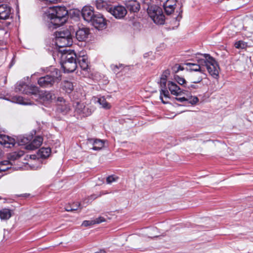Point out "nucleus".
<instances>
[{
    "instance_id": "nucleus-2",
    "label": "nucleus",
    "mask_w": 253,
    "mask_h": 253,
    "mask_svg": "<svg viewBox=\"0 0 253 253\" xmlns=\"http://www.w3.org/2000/svg\"><path fill=\"white\" fill-rule=\"evenodd\" d=\"M61 64L64 73L73 72L77 68V56L74 51L63 50Z\"/></svg>"
},
{
    "instance_id": "nucleus-16",
    "label": "nucleus",
    "mask_w": 253,
    "mask_h": 253,
    "mask_svg": "<svg viewBox=\"0 0 253 253\" xmlns=\"http://www.w3.org/2000/svg\"><path fill=\"white\" fill-rule=\"evenodd\" d=\"M167 85L170 93L175 96L180 95L184 93V91H185L178 86L176 83L171 81H169Z\"/></svg>"
},
{
    "instance_id": "nucleus-41",
    "label": "nucleus",
    "mask_w": 253,
    "mask_h": 253,
    "mask_svg": "<svg viewBox=\"0 0 253 253\" xmlns=\"http://www.w3.org/2000/svg\"><path fill=\"white\" fill-rule=\"evenodd\" d=\"M244 45V44L243 43V42L241 41H238V42H236L235 43V47L238 49L243 48Z\"/></svg>"
},
{
    "instance_id": "nucleus-28",
    "label": "nucleus",
    "mask_w": 253,
    "mask_h": 253,
    "mask_svg": "<svg viewBox=\"0 0 253 253\" xmlns=\"http://www.w3.org/2000/svg\"><path fill=\"white\" fill-rule=\"evenodd\" d=\"M174 79L179 85L182 86V87H184L185 89L187 88L188 84L184 78L180 77L178 75H175Z\"/></svg>"
},
{
    "instance_id": "nucleus-34",
    "label": "nucleus",
    "mask_w": 253,
    "mask_h": 253,
    "mask_svg": "<svg viewBox=\"0 0 253 253\" xmlns=\"http://www.w3.org/2000/svg\"><path fill=\"white\" fill-rule=\"evenodd\" d=\"M186 101L192 105H195L199 101V98L197 96H191L190 97L187 98Z\"/></svg>"
},
{
    "instance_id": "nucleus-44",
    "label": "nucleus",
    "mask_w": 253,
    "mask_h": 253,
    "mask_svg": "<svg viewBox=\"0 0 253 253\" xmlns=\"http://www.w3.org/2000/svg\"><path fill=\"white\" fill-rule=\"evenodd\" d=\"M0 165H1V166H6V167L9 166L11 167V164H10L9 160H5V161H1L0 163Z\"/></svg>"
},
{
    "instance_id": "nucleus-51",
    "label": "nucleus",
    "mask_w": 253,
    "mask_h": 253,
    "mask_svg": "<svg viewBox=\"0 0 253 253\" xmlns=\"http://www.w3.org/2000/svg\"><path fill=\"white\" fill-rule=\"evenodd\" d=\"M20 196H21V197H23L24 198H28L30 196V194H24L21 195Z\"/></svg>"
},
{
    "instance_id": "nucleus-53",
    "label": "nucleus",
    "mask_w": 253,
    "mask_h": 253,
    "mask_svg": "<svg viewBox=\"0 0 253 253\" xmlns=\"http://www.w3.org/2000/svg\"><path fill=\"white\" fill-rule=\"evenodd\" d=\"M90 197H91V199H95V198H96V197L94 196V195H91V196H90Z\"/></svg>"
},
{
    "instance_id": "nucleus-25",
    "label": "nucleus",
    "mask_w": 253,
    "mask_h": 253,
    "mask_svg": "<svg viewBox=\"0 0 253 253\" xmlns=\"http://www.w3.org/2000/svg\"><path fill=\"white\" fill-rule=\"evenodd\" d=\"M24 154V153L22 151H20L18 152H13L9 154L8 159L9 161H14L20 158L21 157L23 156Z\"/></svg>"
},
{
    "instance_id": "nucleus-17",
    "label": "nucleus",
    "mask_w": 253,
    "mask_h": 253,
    "mask_svg": "<svg viewBox=\"0 0 253 253\" xmlns=\"http://www.w3.org/2000/svg\"><path fill=\"white\" fill-rule=\"evenodd\" d=\"M125 5L130 13L138 12L140 8V3L136 0H128L126 1Z\"/></svg>"
},
{
    "instance_id": "nucleus-10",
    "label": "nucleus",
    "mask_w": 253,
    "mask_h": 253,
    "mask_svg": "<svg viewBox=\"0 0 253 253\" xmlns=\"http://www.w3.org/2000/svg\"><path fill=\"white\" fill-rule=\"evenodd\" d=\"M74 105L75 108V112L84 117L90 116L92 114V109L88 106H86L84 103L76 101L74 103Z\"/></svg>"
},
{
    "instance_id": "nucleus-18",
    "label": "nucleus",
    "mask_w": 253,
    "mask_h": 253,
    "mask_svg": "<svg viewBox=\"0 0 253 253\" xmlns=\"http://www.w3.org/2000/svg\"><path fill=\"white\" fill-rule=\"evenodd\" d=\"M43 141V138L42 136H37L35 138L25 146V149L29 150H34L39 148Z\"/></svg>"
},
{
    "instance_id": "nucleus-54",
    "label": "nucleus",
    "mask_w": 253,
    "mask_h": 253,
    "mask_svg": "<svg viewBox=\"0 0 253 253\" xmlns=\"http://www.w3.org/2000/svg\"><path fill=\"white\" fill-rule=\"evenodd\" d=\"M2 155V150L0 149V158L1 157V156Z\"/></svg>"
},
{
    "instance_id": "nucleus-4",
    "label": "nucleus",
    "mask_w": 253,
    "mask_h": 253,
    "mask_svg": "<svg viewBox=\"0 0 253 253\" xmlns=\"http://www.w3.org/2000/svg\"><path fill=\"white\" fill-rule=\"evenodd\" d=\"M147 12L153 22L157 25H163L165 22V16L162 9L159 6H150Z\"/></svg>"
},
{
    "instance_id": "nucleus-24",
    "label": "nucleus",
    "mask_w": 253,
    "mask_h": 253,
    "mask_svg": "<svg viewBox=\"0 0 253 253\" xmlns=\"http://www.w3.org/2000/svg\"><path fill=\"white\" fill-rule=\"evenodd\" d=\"M62 89L68 94L71 93L74 89L73 83L70 81H64L62 84Z\"/></svg>"
},
{
    "instance_id": "nucleus-52",
    "label": "nucleus",
    "mask_w": 253,
    "mask_h": 253,
    "mask_svg": "<svg viewBox=\"0 0 253 253\" xmlns=\"http://www.w3.org/2000/svg\"><path fill=\"white\" fill-rule=\"evenodd\" d=\"M77 208V207H76V203H74L73 205V207H72V208Z\"/></svg>"
},
{
    "instance_id": "nucleus-45",
    "label": "nucleus",
    "mask_w": 253,
    "mask_h": 253,
    "mask_svg": "<svg viewBox=\"0 0 253 253\" xmlns=\"http://www.w3.org/2000/svg\"><path fill=\"white\" fill-rule=\"evenodd\" d=\"M198 86L197 85L195 84H190L187 85V88L186 89H188L189 90H191L192 88L193 89H196L198 88Z\"/></svg>"
},
{
    "instance_id": "nucleus-13",
    "label": "nucleus",
    "mask_w": 253,
    "mask_h": 253,
    "mask_svg": "<svg viewBox=\"0 0 253 253\" xmlns=\"http://www.w3.org/2000/svg\"><path fill=\"white\" fill-rule=\"evenodd\" d=\"M12 8L6 4H0V19L6 20L12 15Z\"/></svg>"
},
{
    "instance_id": "nucleus-8",
    "label": "nucleus",
    "mask_w": 253,
    "mask_h": 253,
    "mask_svg": "<svg viewBox=\"0 0 253 253\" xmlns=\"http://www.w3.org/2000/svg\"><path fill=\"white\" fill-rule=\"evenodd\" d=\"M16 91L26 94L37 95L40 93L39 87L35 85H29L25 83L19 84L16 87Z\"/></svg>"
},
{
    "instance_id": "nucleus-39",
    "label": "nucleus",
    "mask_w": 253,
    "mask_h": 253,
    "mask_svg": "<svg viewBox=\"0 0 253 253\" xmlns=\"http://www.w3.org/2000/svg\"><path fill=\"white\" fill-rule=\"evenodd\" d=\"M170 72L169 69L165 70L163 72L161 78H163V79H166L167 80L168 77L170 75Z\"/></svg>"
},
{
    "instance_id": "nucleus-33",
    "label": "nucleus",
    "mask_w": 253,
    "mask_h": 253,
    "mask_svg": "<svg viewBox=\"0 0 253 253\" xmlns=\"http://www.w3.org/2000/svg\"><path fill=\"white\" fill-rule=\"evenodd\" d=\"M98 102L101 104L104 108L108 109L110 108V104L106 101V99L102 97L101 98H99L98 99Z\"/></svg>"
},
{
    "instance_id": "nucleus-49",
    "label": "nucleus",
    "mask_w": 253,
    "mask_h": 253,
    "mask_svg": "<svg viewBox=\"0 0 253 253\" xmlns=\"http://www.w3.org/2000/svg\"><path fill=\"white\" fill-rule=\"evenodd\" d=\"M119 67L118 65H115L113 68V71L115 73H118V69H119Z\"/></svg>"
},
{
    "instance_id": "nucleus-29",
    "label": "nucleus",
    "mask_w": 253,
    "mask_h": 253,
    "mask_svg": "<svg viewBox=\"0 0 253 253\" xmlns=\"http://www.w3.org/2000/svg\"><path fill=\"white\" fill-rule=\"evenodd\" d=\"M162 95H164L166 98H169L170 95L169 93V91L167 89V87H163L162 88L161 91H160V98L162 100V102L163 104H166L167 102L165 101L163 99Z\"/></svg>"
},
{
    "instance_id": "nucleus-12",
    "label": "nucleus",
    "mask_w": 253,
    "mask_h": 253,
    "mask_svg": "<svg viewBox=\"0 0 253 253\" xmlns=\"http://www.w3.org/2000/svg\"><path fill=\"white\" fill-rule=\"evenodd\" d=\"M90 34V30L85 27H79L76 32V37L80 42L85 41Z\"/></svg>"
},
{
    "instance_id": "nucleus-31",
    "label": "nucleus",
    "mask_w": 253,
    "mask_h": 253,
    "mask_svg": "<svg viewBox=\"0 0 253 253\" xmlns=\"http://www.w3.org/2000/svg\"><path fill=\"white\" fill-rule=\"evenodd\" d=\"M58 109L63 114L67 113L70 110V106L64 103V105H58Z\"/></svg>"
},
{
    "instance_id": "nucleus-19",
    "label": "nucleus",
    "mask_w": 253,
    "mask_h": 253,
    "mask_svg": "<svg viewBox=\"0 0 253 253\" xmlns=\"http://www.w3.org/2000/svg\"><path fill=\"white\" fill-rule=\"evenodd\" d=\"M176 3V0H167L164 3V9L167 15H170L174 12Z\"/></svg>"
},
{
    "instance_id": "nucleus-50",
    "label": "nucleus",
    "mask_w": 253,
    "mask_h": 253,
    "mask_svg": "<svg viewBox=\"0 0 253 253\" xmlns=\"http://www.w3.org/2000/svg\"><path fill=\"white\" fill-rule=\"evenodd\" d=\"M22 97H21L20 96H18L17 97V101H18V102L20 104H24V103L22 102Z\"/></svg>"
},
{
    "instance_id": "nucleus-32",
    "label": "nucleus",
    "mask_w": 253,
    "mask_h": 253,
    "mask_svg": "<svg viewBox=\"0 0 253 253\" xmlns=\"http://www.w3.org/2000/svg\"><path fill=\"white\" fill-rule=\"evenodd\" d=\"M30 140L27 137H20L17 140V142L19 145L26 146L29 144Z\"/></svg>"
},
{
    "instance_id": "nucleus-38",
    "label": "nucleus",
    "mask_w": 253,
    "mask_h": 253,
    "mask_svg": "<svg viewBox=\"0 0 253 253\" xmlns=\"http://www.w3.org/2000/svg\"><path fill=\"white\" fill-rule=\"evenodd\" d=\"M80 206V204L78 202L76 203V208H72L71 206H67L65 208V210L67 211H76L78 209L79 207Z\"/></svg>"
},
{
    "instance_id": "nucleus-9",
    "label": "nucleus",
    "mask_w": 253,
    "mask_h": 253,
    "mask_svg": "<svg viewBox=\"0 0 253 253\" xmlns=\"http://www.w3.org/2000/svg\"><path fill=\"white\" fill-rule=\"evenodd\" d=\"M109 12L116 19L123 18L127 13L126 8L122 5L111 6L108 9Z\"/></svg>"
},
{
    "instance_id": "nucleus-43",
    "label": "nucleus",
    "mask_w": 253,
    "mask_h": 253,
    "mask_svg": "<svg viewBox=\"0 0 253 253\" xmlns=\"http://www.w3.org/2000/svg\"><path fill=\"white\" fill-rule=\"evenodd\" d=\"M167 80L161 78V86L162 88L166 87Z\"/></svg>"
},
{
    "instance_id": "nucleus-7",
    "label": "nucleus",
    "mask_w": 253,
    "mask_h": 253,
    "mask_svg": "<svg viewBox=\"0 0 253 253\" xmlns=\"http://www.w3.org/2000/svg\"><path fill=\"white\" fill-rule=\"evenodd\" d=\"M107 21L106 19L102 14L96 12L90 22L96 29L102 30L106 28Z\"/></svg>"
},
{
    "instance_id": "nucleus-15",
    "label": "nucleus",
    "mask_w": 253,
    "mask_h": 253,
    "mask_svg": "<svg viewBox=\"0 0 253 253\" xmlns=\"http://www.w3.org/2000/svg\"><path fill=\"white\" fill-rule=\"evenodd\" d=\"M55 42L59 48L70 46L72 44V37H56L55 38Z\"/></svg>"
},
{
    "instance_id": "nucleus-35",
    "label": "nucleus",
    "mask_w": 253,
    "mask_h": 253,
    "mask_svg": "<svg viewBox=\"0 0 253 253\" xmlns=\"http://www.w3.org/2000/svg\"><path fill=\"white\" fill-rule=\"evenodd\" d=\"M172 71L174 73H177L179 71H182L184 70V68L179 64H175L172 67Z\"/></svg>"
},
{
    "instance_id": "nucleus-6",
    "label": "nucleus",
    "mask_w": 253,
    "mask_h": 253,
    "mask_svg": "<svg viewBox=\"0 0 253 253\" xmlns=\"http://www.w3.org/2000/svg\"><path fill=\"white\" fill-rule=\"evenodd\" d=\"M80 13H81L83 19L85 21L90 22L92 20L94 15H95L96 13L94 12L93 7L90 6H84L82 8L81 12L77 10H74L73 11V14L77 15L78 16H79Z\"/></svg>"
},
{
    "instance_id": "nucleus-30",
    "label": "nucleus",
    "mask_w": 253,
    "mask_h": 253,
    "mask_svg": "<svg viewBox=\"0 0 253 253\" xmlns=\"http://www.w3.org/2000/svg\"><path fill=\"white\" fill-rule=\"evenodd\" d=\"M38 95H40L41 98L43 100L49 101L52 100V94L48 91H44L41 94L39 93Z\"/></svg>"
},
{
    "instance_id": "nucleus-40",
    "label": "nucleus",
    "mask_w": 253,
    "mask_h": 253,
    "mask_svg": "<svg viewBox=\"0 0 253 253\" xmlns=\"http://www.w3.org/2000/svg\"><path fill=\"white\" fill-rule=\"evenodd\" d=\"M143 3L147 6V9L150 6H158L156 5L151 4L152 0H143Z\"/></svg>"
},
{
    "instance_id": "nucleus-42",
    "label": "nucleus",
    "mask_w": 253,
    "mask_h": 253,
    "mask_svg": "<svg viewBox=\"0 0 253 253\" xmlns=\"http://www.w3.org/2000/svg\"><path fill=\"white\" fill-rule=\"evenodd\" d=\"M96 224H99L106 221L105 218L102 216H99V217L93 220Z\"/></svg>"
},
{
    "instance_id": "nucleus-22",
    "label": "nucleus",
    "mask_w": 253,
    "mask_h": 253,
    "mask_svg": "<svg viewBox=\"0 0 253 253\" xmlns=\"http://www.w3.org/2000/svg\"><path fill=\"white\" fill-rule=\"evenodd\" d=\"M51 154V149L49 147H42L39 150L38 154L42 159L48 157Z\"/></svg>"
},
{
    "instance_id": "nucleus-27",
    "label": "nucleus",
    "mask_w": 253,
    "mask_h": 253,
    "mask_svg": "<svg viewBox=\"0 0 253 253\" xmlns=\"http://www.w3.org/2000/svg\"><path fill=\"white\" fill-rule=\"evenodd\" d=\"M11 216V211L7 209H3L0 211V218L1 219H8Z\"/></svg>"
},
{
    "instance_id": "nucleus-11",
    "label": "nucleus",
    "mask_w": 253,
    "mask_h": 253,
    "mask_svg": "<svg viewBox=\"0 0 253 253\" xmlns=\"http://www.w3.org/2000/svg\"><path fill=\"white\" fill-rule=\"evenodd\" d=\"M197 63L187 62L185 64L188 67L189 69L191 71L199 72L204 73L205 69L204 68V64L206 63L204 59L199 58L196 57Z\"/></svg>"
},
{
    "instance_id": "nucleus-26",
    "label": "nucleus",
    "mask_w": 253,
    "mask_h": 253,
    "mask_svg": "<svg viewBox=\"0 0 253 253\" xmlns=\"http://www.w3.org/2000/svg\"><path fill=\"white\" fill-rule=\"evenodd\" d=\"M55 38L56 37H72L70 31L67 29L58 31L55 32Z\"/></svg>"
},
{
    "instance_id": "nucleus-55",
    "label": "nucleus",
    "mask_w": 253,
    "mask_h": 253,
    "mask_svg": "<svg viewBox=\"0 0 253 253\" xmlns=\"http://www.w3.org/2000/svg\"><path fill=\"white\" fill-rule=\"evenodd\" d=\"M4 0H0V2H2Z\"/></svg>"
},
{
    "instance_id": "nucleus-3",
    "label": "nucleus",
    "mask_w": 253,
    "mask_h": 253,
    "mask_svg": "<svg viewBox=\"0 0 253 253\" xmlns=\"http://www.w3.org/2000/svg\"><path fill=\"white\" fill-rule=\"evenodd\" d=\"M61 78L60 70L54 68L49 74L40 77L38 80V84L42 87H50L56 82H59Z\"/></svg>"
},
{
    "instance_id": "nucleus-23",
    "label": "nucleus",
    "mask_w": 253,
    "mask_h": 253,
    "mask_svg": "<svg viewBox=\"0 0 253 253\" xmlns=\"http://www.w3.org/2000/svg\"><path fill=\"white\" fill-rule=\"evenodd\" d=\"M95 5L97 9L99 10H106L108 11L111 5H108L107 2L103 0H96L95 1Z\"/></svg>"
},
{
    "instance_id": "nucleus-20",
    "label": "nucleus",
    "mask_w": 253,
    "mask_h": 253,
    "mask_svg": "<svg viewBox=\"0 0 253 253\" xmlns=\"http://www.w3.org/2000/svg\"><path fill=\"white\" fill-rule=\"evenodd\" d=\"M89 141H93L92 144L93 146L92 148V149L93 150L99 151L104 146L105 141L103 140L99 139H91Z\"/></svg>"
},
{
    "instance_id": "nucleus-1",
    "label": "nucleus",
    "mask_w": 253,
    "mask_h": 253,
    "mask_svg": "<svg viewBox=\"0 0 253 253\" xmlns=\"http://www.w3.org/2000/svg\"><path fill=\"white\" fill-rule=\"evenodd\" d=\"M69 12L65 6L50 7L48 17L49 22L48 27L50 29H56L63 25L68 20Z\"/></svg>"
},
{
    "instance_id": "nucleus-48",
    "label": "nucleus",
    "mask_w": 253,
    "mask_h": 253,
    "mask_svg": "<svg viewBox=\"0 0 253 253\" xmlns=\"http://www.w3.org/2000/svg\"><path fill=\"white\" fill-rule=\"evenodd\" d=\"M202 80H203V78L201 77H200L198 78V79L197 80L193 81L192 83L194 84L199 83L202 81Z\"/></svg>"
},
{
    "instance_id": "nucleus-47",
    "label": "nucleus",
    "mask_w": 253,
    "mask_h": 253,
    "mask_svg": "<svg viewBox=\"0 0 253 253\" xmlns=\"http://www.w3.org/2000/svg\"><path fill=\"white\" fill-rule=\"evenodd\" d=\"M9 168H10V167L9 166H1V165H0V169H3L4 170H0L1 172V171H5L6 170H7V169H8Z\"/></svg>"
},
{
    "instance_id": "nucleus-37",
    "label": "nucleus",
    "mask_w": 253,
    "mask_h": 253,
    "mask_svg": "<svg viewBox=\"0 0 253 253\" xmlns=\"http://www.w3.org/2000/svg\"><path fill=\"white\" fill-rule=\"evenodd\" d=\"M95 224V222L93 220H84L82 223V225L84 227L91 226Z\"/></svg>"
},
{
    "instance_id": "nucleus-5",
    "label": "nucleus",
    "mask_w": 253,
    "mask_h": 253,
    "mask_svg": "<svg viewBox=\"0 0 253 253\" xmlns=\"http://www.w3.org/2000/svg\"><path fill=\"white\" fill-rule=\"evenodd\" d=\"M205 58L204 64V67H206L209 73L212 76H217L218 75V66L215 59L209 54H205L203 55Z\"/></svg>"
},
{
    "instance_id": "nucleus-21",
    "label": "nucleus",
    "mask_w": 253,
    "mask_h": 253,
    "mask_svg": "<svg viewBox=\"0 0 253 253\" xmlns=\"http://www.w3.org/2000/svg\"><path fill=\"white\" fill-rule=\"evenodd\" d=\"M77 60L82 70L87 71L88 69V61L85 56L80 57L79 58H77Z\"/></svg>"
},
{
    "instance_id": "nucleus-46",
    "label": "nucleus",
    "mask_w": 253,
    "mask_h": 253,
    "mask_svg": "<svg viewBox=\"0 0 253 253\" xmlns=\"http://www.w3.org/2000/svg\"><path fill=\"white\" fill-rule=\"evenodd\" d=\"M175 100H176L180 102H183L184 101H186L187 100V98H186L185 97H175Z\"/></svg>"
},
{
    "instance_id": "nucleus-36",
    "label": "nucleus",
    "mask_w": 253,
    "mask_h": 253,
    "mask_svg": "<svg viewBox=\"0 0 253 253\" xmlns=\"http://www.w3.org/2000/svg\"><path fill=\"white\" fill-rule=\"evenodd\" d=\"M118 179V177L114 176V175H110L108 176L106 178L107 183L108 184H110L113 182H114Z\"/></svg>"
},
{
    "instance_id": "nucleus-14",
    "label": "nucleus",
    "mask_w": 253,
    "mask_h": 253,
    "mask_svg": "<svg viewBox=\"0 0 253 253\" xmlns=\"http://www.w3.org/2000/svg\"><path fill=\"white\" fill-rule=\"evenodd\" d=\"M16 143L14 138L5 134H0V144L6 148L13 147Z\"/></svg>"
}]
</instances>
